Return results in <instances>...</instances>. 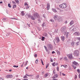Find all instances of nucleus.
<instances>
[{
  "mask_svg": "<svg viewBox=\"0 0 80 80\" xmlns=\"http://www.w3.org/2000/svg\"><path fill=\"white\" fill-rule=\"evenodd\" d=\"M67 28L66 26H63L61 28V31L63 33H64V35L66 36V38H68V35L69 32H67Z\"/></svg>",
  "mask_w": 80,
  "mask_h": 80,
  "instance_id": "nucleus-1",
  "label": "nucleus"
},
{
  "mask_svg": "<svg viewBox=\"0 0 80 80\" xmlns=\"http://www.w3.org/2000/svg\"><path fill=\"white\" fill-rule=\"evenodd\" d=\"M55 41L56 43H60V39L58 37H56L55 39H54L53 42L54 44L56 45V44H55Z\"/></svg>",
  "mask_w": 80,
  "mask_h": 80,
  "instance_id": "nucleus-2",
  "label": "nucleus"
},
{
  "mask_svg": "<svg viewBox=\"0 0 80 80\" xmlns=\"http://www.w3.org/2000/svg\"><path fill=\"white\" fill-rule=\"evenodd\" d=\"M73 54L74 56L78 57V56H79V55H80V52H79V51L78 50H75Z\"/></svg>",
  "mask_w": 80,
  "mask_h": 80,
  "instance_id": "nucleus-3",
  "label": "nucleus"
},
{
  "mask_svg": "<svg viewBox=\"0 0 80 80\" xmlns=\"http://www.w3.org/2000/svg\"><path fill=\"white\" fill-rule=\"evenodd\" d=\"M33 15L35 18H38V19L40 18V16H39V15L37 13H34Z\"/></svg>",
  "mask_w": 80,
  "mask_h": 80,
  "instance_id": "nucleus-4",
  "label": "nucleus"
},
{
  "mask_svg": "<svg viewBox=\"0 0 80 80\" xmlns=\"http://www.w3.org/2000/svg\"><path fill=\"white\" fill-rule=\"evenodd\" d=\"M47 47L49 50H52L53 49V46L50 44H48L47 45Z\"/></svg>",
  "mask_w": 80,
  "mask_h": 80,
  "instance_id": "nucleus-5",
  "label": "nucleus"
},
{
  "mask_svg": "<svg viewBox=\"0 0 80 80\" xmlns=\"http://www.w3.org/2000/svg\"><path fill=\"white\" fill-rule=\"evenodd\" d=\"M67 56L68 58H69V59H70V60H72V59H73L72 54H69Z\"/></svg>",
  "mask_w": 80,
  "mask_h": 80,
  "instance_id": "nucleus-6",
  "label": "nucleus"
},
{
  "mask_svg": "<svg viewBox=\"0 0 80 80\" xmlns=\"http://www.w3.org/2000/svg\"><path fill=\"white\" fill-rule=\"evenodd\" d=\"M6 77L8 78H13V76L12 75H8L6 76Z\"/></svg>",
  "mask_w": 80,
  "mask_h": 80,
  "instance_id": "nucleus-7",
  "label": "nucleus"
},
{
  "mask_svg": "<svg viewBox=\"0 0 80 80\" xmlns=\"http://www.w3.org/2000/svg\"><path fill=\"white\" fill-rule=\"evenodd\" d=\"M74 35H76V36H79L80 35V32H76L74 33Z\"/></svg>",
  "mask_w": 80,
  "mask_h": 80,
  "instance_id": "nucleus-8",
  "label": "nucleus"
},
{
  "mask_svg": "<svg viewBox=\"0 0 80 80\" xmlns=\"http://www.w3.org/2000/svg\"><path fill=\"white\" fill-rule=\"evenodd\" d=\"M58 18V16L57 15H55L54 16V19L55 20H57V18Z\"/></svg>",
  "mask_w": 80,
  "mask_h": 80,
  "instance_id": "nucleus-9",
  "label": "nucleus"
},
{
  "mask_svg": "<svg viewBox=\"0 0 80 80\" xmlns=\"http://www.w3.org/2000/svg\"><path fill=\"white\" fill-rule=\"evenodd\" d=\"M57 20L58 22H60V21L62 20V18H61V17H58Z\"/></svg>",
  "mask_w": 80,
  "mask_h": 80,
  "instance_id": "nucleus-10",
  "label": "nucleus"
},
{
  "mask_svg": "<svg viewBox=\"0 0 80 80\" xmlns=\"http://www.w3.org/2000/svg\"><path fill=\"white\" fill-rule=\"evenodd\" d=\"M58 75L57 74H55L54 76L52 77L53 78H57L58 77Z\"/></svg>",
  "mask_w": 80,
  "mask_h": 80,
  "instance_id": "nucleus-11",
  "label": "nucleus"
},
{
  "mask_svg": "<svg viewBox=\"0 0 80 80\" xmlns=\"http://www.w3.org/2000/svg\"><path fill=\"white\" fill-rule=\"evenodd\" d=\"M59 7L62 8H65V7H63V4L59 5Z\"/></svg>",
  "mask_w": 80,
  "mask_h": 80,
  "instance_id": "nucleus-12",
  "label": "nucleus"
},
{
  "mask_svg": "<svg viewBox=\"0 0 80 80\" xmlns=\"http://www.w3.org/2000/svg\"><path fill=\"white\" fill-rule=\"evenodd\" d=\"M56 52L58 55H60V51H58V50H56Z\"/></svg>",
  "mask_w": 80,
  "mask_h": 80,
  "instance_id": "nucleus-13",
  "label": "nucleus"
},
{
  "mask_svg": "<svg viewBox=\"0 0 80 80\" xmlns=\"http://www.w3.org/2000/svg\"><path fill=\"white\" fill-rule=\"evenodd\" d=\"M61 40L62 41H64L65 40V37L64 36H61Z\"/></svg>",
  "mask_w": 80,
  "mask_h": 80,
  "instance_id": "nucleus-14",
  "label": "nucleus"
},
{
  "mask_svg": "<svg viewBox=\"0 0 80 80\" xmlns=\"http://www.w3.org/2000/svg\"><path fill=\"white\" fill-rule=\"evenodd\" d=\"M72 63L74 65H77V64H78V62H77L75 61H74V62H73Z\"/></svg>",
  "mask_w": 80,
  "mask_h": 80,
  "instance_id": "nucleus-15",
  "label": "nucleus"
},
{
  "mask_svg": "<svg viewBox=\"0 0 80 80\" xmlns=\"http://www.w3.org/2000/svg\"><path fill=\"white\" fill-rule=\"evenodd\" d=\"M35 78L37 80H38V78H39V75H38L36 76L35 77Z\"/></svg>",
  "mask_w": 80,
  "mask_h": 80,
  "instance_id": "nucleus-16",
  "label": "nucleus"
},
{
  "mask_svg": "<svg viewBox=\"0 0 80 80\" xmlns=\"http://www.w3.org/2000/svg\"><path fill=\"white\" fill-rule=\"evenodd\" d=\"M44 39H45V38L43 36H42L41 38V40L42 41H44V40H45Z\"/></svg>",
  "mask_w": 80,
  "mask_h": 80,
  "instance_id": "nucleus-17",
  "label": "nucleus"
},
{
  "mask_svg": "<svg viewBox=\"0 0 80 80\" xmlns=\"http://www.w3.org/2000/svg\"><path fill=\"white\" fill-rule=\"evenodd\" d=\"M31 18L32 20H35V18H34V17L33 16H31Z\"/></svg>",
  "mask_w": 80,
  "mask_h": 80,
  "instance_id": "nucleus-18",
  "label": "nucleus"
},
{
  "mask_svg": "<svg viewBox=\"0 0 80 80\" xmlns=\"http://www.w3.org/2000/svg\"><path fill=\"white\" fill-rule=\"evenodd\" d=\"M45 25H46L45 24V22H43V23L42 25V27H45Z\"/></svg>",
  "mask_w": 80,
  "mask_h": 80,
  "instance_id": "nucleus-19",
  "label": "nucleus"
},
{
  "mask_svg": "<svg viewBox=\"0 0 80 80\" xmlns=\"http://www.w3.org/2000/svg\"><path fill=\"white\" fill-rule=\"evenodd\" d=\"M76 30V28H73L72 29V32H74Z\"/></svg>",
  "mask_w": 80,
  "mask_h": 80,
  "instance_id": "nucleus-20",
  "label": "nucleus"
},
{
  "mask_svg": "<svg viewBox=\"0 0 80 80\" xmlns=\"http://www.w3.org/2000/svg\"><path fill=\"white\" fill-rule=\"evenodd\" d=\"M66 60V61H67V60H68V59H67V57H64V60Z\"/></svg>",
  "mask_w": 80,
  "mask_h": 80,
  "instance_id": "nucleus-21",
  "label": "nucleus"
},
{
  "mask_svg": "<svg viewBox=\"0 0 80 80\" xmlns=\"http://www.w3.org/2000/svg\"><path fill=\"white\" fill-rule=\"evenodd\" d=\"M27 16H28V18H30L31 17V15L30 14H26Z\"/></svg>",
  "mask_w": 80,
  "mask_h": 80,
  "instance_id": "nucleus-22",
  "label": "nucleus"
},
{
  "mask_svg": "<svg viewBox=\"0 0 80 80\" xmlns=\"http://www.w3.org/2000/svg\"><path fill=\"white\" fill-rule=\"evenodd\" d=\"M52 11L53 12H57V10H55V9H54L53 8H52Z\"/></svg>",
  "mask_w": 80,
  "mask_h": 80,
  "instance_id": "nucleus-23",
  "label": "nucleus"
},
{
  "mask_svg": "<svg viewBox=\"0 0 80 80\" xmlns=\"http://www.w3.org/2000/svg\"><path fill=\"white\" fill-rule=\"evenodd\" d=\"M17 8V5L14 4L13 5L12 8L13 9L15 8Z\"/></svg>",
  "mask_w": 80,
  "mask_h": 80,
  "instance_id": "nucleus-24",
  "label": "nucleus"
},
{
  "mask_svg": "<svg viewBox=\"0 0 80 80\" xmlns=\"http://www.w3.org/2000/svg\"><path fill=\"white\" fill-rule=\"evenodd\" d=\"M56 2L58 3H59V2H60V0H56Z\"/></svg>",
  "mask_w": 80,
  "mask_h": 80,
  "instance_id": "nucleus-25",
  "label": "nucleus"
},
{
  "mask_svg": "<svg viewBox=\"0 0 80 80\" xmlns=\"http://www.w3.org/2000/svg\"><path fill=\"white\" fill-rule=\"evenodd\" d=\"M73 24V21H72L70 23V25H72V24Z\"/></svg>",
  "mask_w": 80,
  "mask_h": 80,
  "instance_id": "nucleus-26",
  "label": "nucleus"
},
{
  "mask_svg": "<svg viewBox=\"0 0 80 80\" xmlns=\"http://www.w3.org/2000/svg\"><path fill=\"white\" fill-rule=\"evenodd\" d=\"M62 5L63 6H65L64 7H65V8H67V4H66V3H65L64 4H62Z\"/></svg>",
  "mask_w": 80,
  "mask_h": 80,
  "instance_id": "nucleus-27",
  "label": "nucleus"
},
{
  "mask_svg": "<svg viewBox=\"0 0 80 80\" xmlns=\"http://www.w3.org/2000/svg\"><path fill=\"white\" fill-rule=\"evenodd\" d=\"M8 6L9 7V8H11L12 6H11V4L10 3H8Z\"/></svg>",
  "mask_w": 80,
  "mask_h": 80,
  "instance_id": "nucleus-28",
  "label": "nucleus"
},
{
  "mask_svg": "<svg viewBox=\"0 0 80 80\" xmlns=\"http://www.w3.org/2000/svg\"><path fill=\"white\" fill-rule=\"evenodd\" d=\"M40 60L41 62V63H42V65H44V64H43V60H42V59H40Z\"/></svg>",
  "mask_w": 80,
  "mask_h": 80,
  "instance_id": "nucleus-29",
  "label": "nucleus"
},
{
  "mask_svg": "<svg viewBox=\"0 0 80 80\" xmlns=\"http://www.w3.org/2000/svg\"><path fill=\"white\" fill-rule=\"evenodd\" d=\"M15 1L16 3H18L19 2V1H18V0H15Z\"/></svg>",
  "mask_w": 80,
  "mask_h": 80,
  "instance_id": "nucleus-30",
  "label": "nucleus"
},
{
  "mask_svg": "<svg viewBox=\"0 0 80 80\" xmlns=\"http://www.w3.org/2000/svg\"><path fill=\"white\" fill-rule=\"evenodd\" d=\"M21 13L22 14V15H25V13H24V11L21 12Z\"/></svg>",
  "mask_w": 80,
  "mask_h": 80,
  "instance_id": "nucleus-31",
  "label": "nucleus"
},
{
  "mask_svg": "<svg viewBox=\"0 0 80 80\" xmlns=\"http://www.w3.org/2000/svg\"><path fill=\"white\" fill-rule=\"evenodd\" d=\"M55 32H56V33H58V29H56L55 30Z\"/></svg>",
  "mask_w": 80,
  "mask_h": 80,
  "instance_id": "nucleus-32",
  "label": "nucleus"
},
{
  "mask_svg": "<svg viewBox=\"0 0 80 80\" xmlns=\"http://www.w3.org/2000/svg\"><path fill=\"white\" fill-rule=\"evenodd\" d=\"M23 78H28V77H27V76H26V75H25L23 77Z\"/></svg>",
  "mask_w": 80,
  "mask_h": 80,
  "instance_id": "nucleus-33",
  "label": "nucleus"
},
{
  "mask_svg": "<svg viewBox=\"0 0 80 80\" xmlns=\"http://www.w3.org/2000/svg\"><path fill=\"white\" fill-rule=\"evenodd\" d=\"M13 67H15V68H18V66H16L14 65L13 66Z\"/></svg>",
  "mask_w": 80,
  "mask_h": 80,
  "instance_id": "nucleus-34",
  "label": "nucleus"
},
{
  "mask_svg": "<svg viewBox=\"0 0 80 80\" xmlns=\"http://www.w3.org/2000/svg\"><path fill=\"white\" fill-rule=\"evenodd\" d=\"M49 63H47L46 67V68H48V66H49Z\"/></svg>",
  "mask_w": 80,
  "mask_h": 80,
  "instance_id": "nucleus-35",
  "label": "nucleus"
},
{
  "mask_svg": "<svg viewBox=\"0 0 80 80\" xmlns=\"http://www.w3.org/2000/svg\"><path fill=\"white\" fill-rule=\"evenodd\" d=\"M38 59H37L36 60L35 63L36 64H37V63H38Z\"/></svg>",
  "mask_w": 80,
  "mask_h": 80,
  "instance_id": "nucleus-36",
  "label": "nucleus"
},
{
  "mask_svg": "<svg viewBox=\"0 0 80 80\" xmlns=\"http://www.w3.org/2000/svg\"><path fill=\"white\" fill-rule=\"evenodd\" d=\"M54 64H55V62H53L52 63V66H54V67H55V65Z\"/></svg>",
  "mask_w": 80,
  "mask_h": 80,
  "instance_id": "nucleus-37",
  "label": "nucleus"
},
{
  "mask_svg": "<svg viewBox=\"0 0 80 80\" xmlns=\"http://www.w3.org/2000/svg\"><path fill=\"white\" fill-rule=\"evenodd\" d=\"M45 77H48V73H46L44 75Z\"/></svg>",
  "mask_w": 80,
  "mask_h": 80,
  "instance_id": "nucleus-38",
  "label": "nucleus"
},
{
  "mask_svg": "<svg viewBox=\"0 0 80 80\" xmlns=\"http://www.w3.org/2000/svg\"><path fill=\"white\" fill-rule=\"evenodd\" d=\"M72 67L74 68V69H76V67L75 66L73 65H72Z\"/></svg>",
  "mask_w": 80,
  "mask_h": 80,
  "instance_id": "nucleus-39",
  "label": "nucleus"
},
{
  "mask_svg": "<svg viewBox=\"0 0 80 80\" xmlns=\"http://www.w3.org/2000/svg\"><path fill=\"white\" fill-rule=\"evenodd\" d=\"M77 78V75H75V80H76Z\"/></svg>",
  "mask_w": 80,
  "mask_h": 80,
  "instance_id": "nucleus-40",
  "label": "nucleus"
},
{
  "mask_svg": "<svg viewBox=\"0 0 80 80\" xmlns=\"http://www.w3.org/2000/svg\"><path fill=\"white\" fill-rule=\"evenodd\" d=\"M74 44H75V42H73L71 43V45L72 46H73L74 45Z\"/></svg>",
  "mask_w": 80,
  "mask_h": 80,
  "instance_id": "nucleus-41",
  "label": "nucleus"
},
{
  "mask_svg": "<svg viewBox=\"0 0 80 80\" xmlns=\"http://www.w3.org/2000/svg\"><path fill=\"white\" fill-rule=\"evenodd\" d=\"M76 45H79V42H77L76 43Z\"/></svg>",
  "mask_w": 80,
  "mask_h": 80,
  "instance_id": "nucleus-42",
  "label": "nucleus"
},
{
  "mask_svg": "<svg viewBox=\"0 0 80 80\" xmlns=\"http://www.w3.org/2000/svg\"><path fill=\"white\" fill-rule=\"evenodd\" d=\"M77 71L79 73H80V69H78L77 70Z\"/></svg>",
  "mask_w": 80,
  "mask_h": 80,
  "instance_id": "nucleus-43",
  "label": "nucleus"
},
{
  "mask_svg": "<svg viewBox=\"0 0 80 80\" xmlns=\"http://www.w3.org/2000/svg\"><path fill=\"white\" fill-rule=\"evenodd\" d=\"M57 10H60V11H61V9L59 8H57Z\"/></svg>",
  "mask_w": 80,
  "mask_h": 80,
  "instance_id": "nucleus-44",
  "label": "nucleus"
},
{
  "mask_svg": "<svg viewBox=\"0 0 80 80\" xmlns=\"http://www.w3.org/2000/svg\"><path fill=\"white\" fill-rule=\"evenodd\" d=\"M57 71H59V69H58V67L57 66Z\"/></svg>",
  "mask_w": 80,
  "mask_h": 80,
  "instance_id": "nucleus-45",
  "label": "nucleus"
},
{
  "mask_svg": "<svg viewBox=\"0 0 80 80\" xmlns=\"http://www.w3.org/2000/svg\"><path fill=\"white\" fill-rule=\"evenodd\" d=\"M50 21L52 22H54V20H53V19H51L50 20Z\"/></svg>",
  "mask_w": 80,
  "mask_h": 80,
  "instance_id": "nucleus-46",
  "label": "nucleus"
},
{
  "mask_svg": "<svg viewBox=\"0 0 80 80\" xmlns=\"http://www.w3.org/2000/svg\"><path fill=\"white\" fill-rule=\"evenodd\" d=\"M47 7H50V4L49 3L47 4Z\"/></svg>",
  "mask_w": 80,
  "mask_h": 80,
  "instance_id": "nucleus-47",
  "label": "nucleus"
},
{
  "mask_svg": "<svg viewBox=\"0 0 80 80\" xmlns=\"http://www.w3.org/2000/svg\"><path fill=\"white\" fill-rule=\"evenodd\" d=\"M34 57H37V54H35L34 55Z\"/></svg>",
  "mask_w": 80,
  "mask_h": 80,
  "instance_id": "nucleus-48",
  "label": "nucleus"
},
{
  "mask_svg": "<svg viewBox=\"0 0 80 80\" xmlns=\"http://www.w3.org/2000/svg\"><path fill=\"white\" fill-rule=\"evenodd\" d=\"M47 8L48 10L50 9V7H47Z\"/></svg>",
  "mask_w": 80,
  "mask_h": 80,
  "instance_id": "nucleus-49",
  "label": "nucleus"
},
{
  "mask_svg": "<svg viewBox=\"0 0 80 80\" xmlns=\"http://www.w3.org/2000/svg\"><path fill=\"white\" fill-rule=\"evenodd\" d=\"M27 25L29 26V27H30V24H28V23H27Z\"/></svg>",
  "mask_w": 80,
  "mask_h": 80,
  "instance_id": "nucleus-50",
  "label": "nucleus"
},
{
  "mask_svg": "<svg viewBox=\"0 0 80 80\" xmlns=\"http://www.w3.org/2000/svg\"><path fill=\"white\" fill-rule=\"evenodd\" d=\"M55 53V51H53L52 52V54H53V53Z\"/></svg>",
  "mask_w": 80,
  "mask_h": 80,
  "instance_id": "nucleus-51",
  "label": "nucleus"
},
{
  "mask_svg": "<svg viewBox=\"0 0 80 80\" xmlns=\"http://www.w3.org/2000/svg\"><path fill=\"white\" fill-rule=\"evenodd\" d=\"M12 2L13 3V4H16L15 2L14 1H12Z\"/></svg>",
  "mask_w": 80,
  "mask_h": 80,
  "instance_id": "nucleus-52",
  "label": "nucleus"
},
{
  "mask_svg": "<svg viewBox=\"0 0 80 80\" xmlns=\"http://www.w3.org/2000/svg\"><path fill=\"white\" fill-rule=\"evenodd\" d=\"M29 7H30V6H26V8H29Z\"/></svg>",
  "mask_w": 80,
  "mask_h": 80,
  "instance_id": "nucleus-53",
  "label": "nucleus"
},
{
  "mask_svg": "<svg viewBox=\"0 0 80 80\" xmlns=\"http://www.w3.org/2000/svg\"><path fill=\"white\" fill-rule=\"evenodd\" d=\"M27 63H28V61H27V62L26 63V64L25 65V66H26V65H27Z\"/></svg>",
  "mask_w": 80,
  "mask_h": 80,
  "instance_id": "nucleus-54",
  "label": "nucleus"
},
{
  "mask_svg": "<svg viewBox=\"0 0 80 80\" xmlns=\"http://www.w3.org/2000/svg\"><path fill=\"white\" fill-rule=\"evenodd\" d=\"M60 73V76H62V72H59Z\"/></svg>",
  "mask_w": 80,
  "mask_h": 80,
  "instance_id": "nucleus-55",
  "label": "nucleus"
},
{
  "mask_svg": "<svg viewBox=\"0 0 80 80\" xmlns=\"http://www.w3.org/2000/svg\"><path fill=\"white\" fill-rule=\"evenodd\" d=\"M62 75L63 76H65V75H66L64 73H62Z\"/></svg>",
  "mask_w": 80,
  "mask_h": 80,
  "instance_id": "nucleus-56",
  "label": "nucleus"
},
{
  "mask_svg": "<svg viewBox=\"0 0 80 80\" xmlns=\"http://www.w3.org/2000/svg\"><path fill=\"white\" fill-rule=\"evenodd\" d=\"M58 65V63H56V64L55 63V65H57V66Z\"/></svg>",
  "mask_w": 80,
  "mask_h": 80,
  "instance_id": "nucleus-57",
  "label": "nucleus"
},
{
  "mask_svg": "<svg viewBox=\"0 0 80 80\" xmlns=\"http://www.w3.org/2000/svg\"><path fill=\"white\" fill-rule=\"evenodd\" d=\"M53 74H55V70H54L53 71Z\"/></svg>",
  "mask_w": 80,
  "mask_h": 80,
  "instance_id": "nucleus-58",
  "label": "nucleus"
},
{
  "mask_svg": "<svg viewBox=\"0 0 80 80\" xmlns=\"http://www.w3.org/2000/svg\"><path fill=\"white\" fill-rule=\"evenodd\" d=\"M51 62H53V59H52L50 60Z\"/></svg>",
  "mask_w": 80,
  "mask_h": 80,
  "instance_id": "nucleus-59",
  "label": "nucleus"
},
{
  "mask_svg": "<svg viewBox=\"0 0 80 80\" xmlns=\"http://www.w3.org/2000/svg\"><path fill=\"white\" fill-rule=\"evenodd\" d=\"M3 20H4V21H5V20H6V18H3Z\"/></svg>",
  "mask_w": 80,
  "mask_h": 80,
  "instance_id": "nucleus-60",
  "label": "nucleus"
},
{
  "mask_svg": "<svg viewBox=\"0 0 80 80\" xmlns=\"http://www.w3.org/2000/svg\"><path fill=\"white\" fill-rule=\"evenodd\" d=\"M46 52H48V49H47V48H45Z\"/></svg>",
  "mask_w": 80,
  "mask_h": 80,
  "instance_id": "nucleus-61",
  "label": "nucleus"
},
{
  "mask_svg": "<svg viewBox=\"0 0 80 80\" xmlns=\"http://www.w3.org/2000/svg\"><path fill=\"white\" fill-rule=\"evenodd\" d=\"M50 51H48V54H50Z\"/></svg>",
  "mask_w": 80,
  "mask_h": 80,
  "instance_id": "nucleus-62",
  "label": "nucleus"
},
{
  "mask_svg": "<svg viewBox=\"0 0 80 80\" xmlns=\"http://www.w3.org/2000/svg\"><path fill=\"white\" fill-rule=\"evenodd\" d=\"M38 21H39V22H41V20H40V19H38Z\"/></svg>",
  "mask_w": 80,
  "mask_h": 80,
  "instance_id": "nucleus-63",
  "label": "nucleus"
},
{
  "mask_svg": "<svg viewBox=\"0 0 80 80\" xmlns=\"http://www.w3.org/2000/svg\"><path fill=\"white\" fill-rule=\"evenodd\" d=\"M45 37H47V34L46 33L45 34Z\"/></svg>",
  "mask_w": 80,
  "mask_h": 80,
  "instance_id": "nucleus-64",
  "label": "nucleus"
}]
</instances>
